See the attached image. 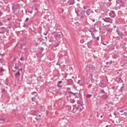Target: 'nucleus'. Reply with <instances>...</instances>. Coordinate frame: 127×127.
<instances>
[{
    "label": "nucleus",
    "instance_id": "48",
    "mask_svg": "<svg viewBox=\"0 0 127 127\" xmlns=\"http://www.w3.org/2000/svg\"><path fill=\"white\" fill-rule=\"evenodd\" d=\"M126 63H124L122 66H125Z\"/></svg>",
    "mask_w": 127,
    "mask_h": 127
},
{
    "label": "nucleus",
    "instance_id": "52",
    "mask_svg": "<svg viewBox=\"0 0 127 127\" xmlns=\"http://www.w3.org/2000/svg\"><path fill=\"white\" fill-rule=\"evenodd\" d=\"M109 1H112V0H109Z\"/></svg>",
    "mask_w": 127,
    "mask_h": 127
},
{
    "label": "nucleus",
    "instance_id": "33",
    "mask_svg": "<svg viewBox=\"0 0 127 127\" xmlns=\"http://www.w3.org/2000/svg\"><path fill=\"white\" fill-rule=\"evenodd\" d=\"M43 34H44V35L46 36V35H47V32L44 33Z\"/></svg>",
    "mask_w": 127,
    "mask_h": 127
},
{
    "label": "nucleus",
    "instance_id": "41",
    "mask_svg": "<svg viewBox=\"0 0 127 127\" xmlns=\"http://www.w3.org/2000/svg\"><path fill=\"white\" fill-rule=\"evenodd\" d=\"M0 25H2V22H0Z\"/></svg>",
    "mask_w": 127,
    "mask_h": 127
},
{
    "label": "nucleus",
    "instance_id": "27",
    "mask_svg": "<svg viewBox=\"0 0 127 127\" xmlns=\"http://www.w3.org/2000/svg\"><path fill=\"white\" fill-rule=\"evenodd\" d=\"M32 112L34 114V115H36V111H35V110H33Z\"/></svg>",
    "mask_w": 127,
    "mask_h": 127
},
{
    "label": "nucleus",
    "instance_id": "46",
    "mask_svg": "<svg viewBox=\"0 0 127 127\" xmlns=\"http://www.w3.org/2000/svg\"><path fill=\"white\" fill-rule=\"evenodd\" d=\"M103 45H107V44H104V43H103Z\"/></svg>",
    "mask_w": 127,
    "mask_h": 127
},
{
    "label": "nucleus",
    "instance_id": "7",
    "mask_svg": "<svg viewBox=\"0 0 127 127\" xmlns=\"http://www.w3.org/2000/svg\"><path fill=\"white\" fill-rule=\"evenodd\" d=\"M19 76H20V72H19V71H17V72L15 74L16 79H18V78H19Z\"/></svg>",
    "mask_w": 127,
    "mask_h": 127
},
{
    "label": "nucleus",
    "instance_id": "13",
    "mask_svg": "<svg viewBox=\"0 0 127 127\" xmlns=\"http://www.w3.org/2000/svg\"><path fill=\"white\" fill-rule=\"evenodd\" d=\"M38 80H40L41 82L43 81V78L41 76H39L37 78Z\"/></svg>",
    "mask_w": 127,
    "mask_h": 127
},
{
    "label": "nucleus",
    "instance_id": "49",
    "mask_svg": "<svg viewBox=\"0 0 127 127\" xmlns=\"http://www.w3.org/2000/svg\"><path fill=\"white\" fill-rule=\"evenodd\" d=\"M0 56H2V55L0 53Z\"/></svg>",
    "mask_w": 127,
    "mask_h": 127
},
{
    "label": "nucleus",
    "instance_id": "60",
    "mask_svg": "<svg viewBox=\"0 0 127 127\" xmlns=\"http://www.w3.org/2000/svg\"><path fill=\"white\" fill-rule=\"evenodd\" d=\"M2 28H4V27H2Z\"/></svg>",
    "mask_w": 127,
    "mask_h": 127
},
{
    "label": "nucleus",
    "instance_id": "61",
    "mask_svg": "<svg viewBox=\"0 0 127 127\" xmlns=\"http://www.w3.org/2000/svg\"><path fill=\"white\" fill-rule=\"evenodd\" d=\"M1 60V59H0V61Z\"/></svg>",
    "mask_w": 127,
    "mask_h": 127
},
{
    "label": "nucleus",
    "instance_id": "26",
    "mask_svg": "<svg viewBox=\"0 0 127 127\" xmlns=\"http://www.w3.org/2000/svg\"><path fill=\"white\" fill-rule=\"evenodd\" d=\"M14 68L17 69H18V66H16V65H15V66H14Z\"/></svg>",
    "mask_w": 127,
    "mask_h": 127
},
{
    "label": "nucleus",
    "instance_id": "19",
    "mask_svg": "<svg viewBox=\"0 0 127 127\" xmlns=\"http://www.w3.org/2000/svg\"><path fill=\"white\" fill-rule=\"evenodd\" d=\"M78 84H79V85H80V86H82V83H81V80H78L77 82Z\"/></svg>",
    "mask_w": 127,
    "mask_h": 127
},
{
    "label": "nucleus",
    "instance_id": "59",
    "mask_svg": "<svg viewBox=\"0 0 127 127\" xmlns=\"http://www.w3.org/2000/svg\"><path fill=\"white\" fill-rule=\"evenodd\" d=\"M77 1H80V0H77Z\"/></svg>",
    "mask_w": 127,
    "mask_h": 127
},
{
    "label": "nucleus",
    "instance_id": "29",
    "mask_svg": "<svg viewBox=\"0 0 127 127\" xmlns=\"http://www.w3.org/2000/svg\"><path fill=\"white\" fill-rule=\"evenodd\" d=\"M38 40H39V41H42V39H41V38H39V39H38Z\"/></svg>",
    "mask_w": 127,
    "mask_h": 127
},
{
    "label": "nucleus",
    "instance_id": "6",
    "mask_svg": "<svg viewBox=\"0 0 127 127\" xmlns=\"http://www.w3.org/2000/svg\"><path fill=\"white\" fill-rule=\"evenodd\" d=\"M116 32L117 33V34L119 35V36H120L121 38H123V36H124V34L120 31L119 30H117Z\"/></svg>",
    "mask_w": 127,
    "mask_h": 127
},
{
    "label": "nucleus",
    "instance_id": "42",
    "mask_svg": "<svg viewBox=\"0 0 127 127\" xmlns=\"http://www.w3.org/2000/svg\"><path fill=\"white\" fill-rule=\"evenodd\" d=\"M73 88H74V89H76V86L73 85Z\"/></svg>",
    "mask_w": 127,
    "mask_h": 127
},
{
    "label": "nucleus",
    "instance_id": "50",
    "mask_svg": "<svg viewBox=\"0 0 127 127\" xmlns=\"http://www.w3.org/2000/svg\"><path fill=\"white\" fill-rule=\"evenodd\" d=\"M45 39H47V37H45Z\"/></svg>",
    "mask_w": 127,
    "mask_h": 127
},
{
    "label": "nucleus",
    "instance_id": "17",
    "mask_svg": "<svg viewBox=\"0 0 127 127\" xmlns=\"http://www.w3.org/2000/svg\"><path fill=\"white\" fill-rule=\"evenodd\" d=\"M4 71V69L2 68V67L0 68V72L1 73V72H3Z\"/></svg>",
    "mask_w": 127,
    "mask_h": 127
},
{
    "label": "nucleus",
    "instance_id": "55",
    "mask_svg": "<svg viewBox=\"0 0 127 127\" xmlns=\"http://www.w3.org/2000/svg\"><path fill=\"white\" fill-rule=\"evenodd\" d=\"M112 17H115V16H112Z\"/></svg>",
    "mask_w": 127,
    "mask_h": 127
},
{
    "label": "nucleus",
    "instance_id": "57",
    "mask_svg": "<svg viewBox=\"0 0 127 127\" xmlns=\"http://www.w3.org/2000/svg\"><path fill=\"white\" fill-rule=\"evenodd\" d=\"M109 15H111V13H109Z\"/></svg>",
    "mask_w": 127,
    "mask_h": 127
},
{
    "label": "nucleus",
    "instance_id": "37",
    "mask_svg": "<svg viewBox=\"0 0 127 127\" xmlns=\"http://www.w3.org/2000/svg\"><path fill=\"white\" fill-rule=\"evenodd\" d=\"M28 19H29V18H27L25 20V21H28Z\"/></svg>",
    "mask_w": 127,
    "mask_h": 127
},
{
    "label": "nucleus",
    "instance_id": "40",
    "mask_svg": "<svg viewBox=\"0 0 127 127\" xmlns=\"http://www.w3.org/2000/svg\"><path fill=\"white\" fill-rule=\"evenodd\" d=\"M7 20H10V19L9 18H8L7 19Z\"/></svg>",
    "mask_w": 127,
    "mask_h": 127
},
{
    "label": "nucleus",
    "instance_id": "1",
    "mask_svg": "<svg viewBox=\"0 0 127 127\" xmlns=\"http://www.w3.org/2000/svg\"><path fill=\"white\" fill-rule=\"evenodd\" d=\"M51 34L52 35H54L55 38H56V39H60V38H61V37L63 35L62 33L61 32L57 33V32L56 31L52 32Z\"/></svg>",
    "mask_w": 127,
    "mask_h": 127
},
{
    "label": "nucleus",
    "instance_id": "3",
    "mask_svg": "<svg viewBox=\"0 0 127 127\" xmlns=\"http://www.w3.org/2000/svg\"><path fill=\"white\" fill-rule=\"evenodd\" d=\"M90 32L91 33V34L92 35V37L93 38V39H94V40L95 41H99V40H100V38L99 37H97L96 38V37H95V34H94V33H92V31H90Z\"/></svg>",
    "mask_w": 127,
    "mask_h": 127
},
{
    "label": "nucleus",
    "instance_id": "10",
    "mask_svg": "<svg viewBox=\"0 0 127 127\" xmlns=\"http://www.w3.org/2000/svg\"><path fill=\"white\" fill-rule=\"evenodd\" d=\"M62 83V81H59L58 84V87L59 88H61L62 87V84H61Z\"/></svg>",
    "mask_w": 127,
    "mask_h": 127
},
{
    "label": "nucleus",
    "instance_id": "18",
    "mask_svg": "<svg viewBox=\"0 0 127 127\" xmlns=\"http://www.w3.org/2000/svg\"><path fill=\"white\" fill-rule=\"evenodd\" d=\"M42 45H45V46H47V44L45 42H42Z\"/></svg>",
    "mask_w": 127,
    "mask_h": 127
},
{
    "label": "nucleus",
    "instance_id": "11",
    "mask_svg": "<svg viewBox=\"0 0 127 127\" xmlns=\"http://www.w3.org/2000/svg\"><path fill=\"white\" fill-rule=\"evenodd\" d=\"M77 109L78 110L79 109V112H81V111H82V110H83V107H82V106L81 105V104L79 105L77 107Z\"/></svg>",
    "mask_w": 127,
    "mask_h": 127
},
{
    "label": "nucleus",
    "instance_id": "35",
    "mask_svg": "<svg viewBox=\"0 0 127 127\" xmlns=\"http://www.w3.org/2000/svg\"><path fill=\"white\" fill-rule=\"evenodd\" d=\"M90 76L91 77V79H92V80H93V74H90Z\"/></svg>",
    "mask_w": 127,
    "mask_h": 127
},
{
    "label": "nucleus",
    "instance_id": "20",
    "mask_svg": "<svg viewBox=\"0 0 127 127\" xmlns=\"http://www.w3.org/2000/svg\"><path fill=\"white\" fill-rule=\"evenodd\" d=\"M39 49L41 51H43L44 50V49L42 47H40Z\"/></svg>",
    "mask_w": 127,
    "mask_h": 127
},
{
    "label": "nucleus",
    "instance_id": "28",
    "mask_svg": "<svg viewBox=\"0 0 127 127\" xmlns=\"http://www.w3.org/2000/svg\"><path fill=\"white\" fill-rule=\"evenodd\" d=\"M1 15H2V12L0 10V16H1Z\"/></svg>",
    "mask_w": 127,
    "mask_h": 127
},
{
    "label": "nucleus",
    "instance_id": "5",
    "mask_svg": "<svg viewBox=\"0 0 127 127\" xmlns=\"http://www.w3.org/2000/svg\"><path fill=\"white\" fill-rule=\"evenodd\" d=\"M86 13L87 15H92L93 14V10H91V9H88L86 10Z\"/></svg>",
    "mask_w": 127,
    "mask_h": 127
},
{
    "label": "nucleus",
    "instance_id": "39",
    "mask_svg": "<svg viewBox=\"0 0 127 127\" xmlns=\"http://www.w3.org/2000/svg\"><path fill=\"white\" fill-rule=\"evenodd\" d=\"M29 13H32V11H29Z\"/></svg>",
    "mask_w": 127,
    "mask_h": 127
},
{
    "label": "nucleus",
    "instance_id": "34",
    "mask_svg": "<svg viewBox=\"0 0 127 127\" xmlns=\"http://www.w3.org/2000/svg\"><path fill=\"white\" fill-rule=\"evenodd\" d=\"M101 93H105V91H104V90H101Z\"/></svg>",
    "mask_w": 127,
    "mask_h": 127
},
{
    "label": "nucleus",
    "instance_id": "53",
    "mask_svg": "<svg viewBox=\"0 0 127 127\" xmlns=\"http://www.w3.org/2000/svg\"><path fill=\"white\" fill-rule=\"evenodd\" d=\"M35 9H36V10H37V8H35Z\"/></svg>",
    "mask_w": 127,
    "mask_h": 127
},
{
    "label": "nucleus",
    "instance_id": "44",
    "mask_svg": "<svg viewBox=\"0 0 127 127\" xmlns=\"http://www.w3.org/2000/svg\"><path fill=\"white\" fill-rule=\"evenodd\" d=\"M116 27H117V26H114V28H116Z\"/></svg>",
    "mask_w": 127,
    "mask_h": 127
},
{
    "label": "nucleus",
    "instance_id": "2",
    "mask_svg": "<svg viewBox=\"0 0 127 127\" xmlns=\"http://www.w3.org/2000/svg\"><path fill=\"white\" fill-rule=\"evenodd\" d=\"M104 21L105 22H108L109 23H113V19L110 17H106L105 18H103Z\"/></svg>",
    "mask_w": 127,
    "mask_h": 127
},
{
    "label": "nucleus",
    "instance_id": "9",
    "mask_svg": "<svg viewBox=\"0 0 127 127\" xmlns=\"http://www.w3.org/2000/svg\"><path fill=\"white\" fill-rule=\"evenodd\" d=\"M78 111V107H73L72 109V112L74 113H76Z\"/></svg>",
    "mask_w": 127,
    "mask_h": 127
},
{
    "label": "nucleus",
    "instance_id": "36",
    "mask_svg": "<svg viewBox=\"0 0 127 127\" xmlns=\"http://www.w3.org/2000/svg\"><path fill=\"white\" fill-rule=\"evenodd\" d=\"M35 120H36V121H38V120H40V118L37 119V118H35Z\"/></svg>",
    "mask_w": 127,
    "mask_h": 127
},
{
    "label": "nucleus",
    "instance_id": "51",
    "mask_svg": "<svg viewBox=\"0 0 127 127\" xmlns=\"http://www.w3.org/2000/svg\"><path fill=\"white\" fill-rule=\"evenodd\" d=\"M39 117L40 118L41 117V115H39Z\"/></svg>",
    "mask_w": 127,
    "mask_h": 127
},
{
    "label": "nucleus",
    "instance_id": "22",
    "mask_svg": "<svg viewBox=\"0 0 127 127\" xmlns=\"http://www.w3.org/2000/svg\"><path fill=\"white\" fill-rule=\"evenodd\" d=\"M35 94H37L36 92H35V91H34V92L31 93L32 95H35Z\"/></svg>",
    "mask_w": 127,
    "mask_h": 127
},
{
    "label": "nucleus",
    "instance_id": "32",
    "mask_svg": "<svg viewBox=\"0 0 127 127\" xmlns=\"http://www.w3.org/2000/svg\"><path fill=\"white\" fill-rule=\"evenodd\" d=\"M111 12H112V13H114V14H115V11H114V10H112L111 11Z\"/></svg>",
    "mask_w": 127,
    "mask_h": 127
},
{
    "label": "nucleus",
    "instance_id": "21",
    "mask_svg": "<svg viewBox=\"0 0 127 127\" xmlns=\"http://www.w3.org/2000/svg\"><path fill=\"white\" fill-rule=\"evenodd\" d=\"M88 8V6H83V9H87Z\"/></svg>",
    "mask_w": 127,
    "mask_h": 127
},
{
    "label": "nucleus",
    "instance_id": "45",
    "mask_svg": "<svg viewBox=\"0 0 127 127\" xmlns=\"http://www.w3.org/2000/svg\"><path fill=\"white\" fill-rule=\"evenodd\" d=\"M93 22H95V19L92 20Z\"/></svg>",
    "mask_w": 127,
    "mask_h": 127
},
{
    "label": "nucleus",
    "instance_id": "25",
    "mask_svg": "<svg viewBox=\"0 0 127 127\" xmlns=\"http://www.w3.org/2000/svg\"><path fill=\"white\" fill-rule=\"evenodd\" d=\"M20 60H21V61H23V60H24V58L21 57V58L20 59Z\"/></svg>",
    "mask_w": 127,
    "mask_h": 127
},
{
    "label": "nucleus",
    "instance_id": "14",
    "mask_svg": "<svg viewBox=\"0 0 127 127\" xmlns=\"http://www.w3.org/2000/svg\"><path fill=\"white\" fill-rule=\"evenodd\" d=\"M69 93L73 95V96H77V93H73L72 91H69Z\"/></svg>",
    "mask_w": 127,
    "mask_h": 127
},
{
    "label": "nucleus",
    "instance_id": "24",
    "mask_svg": "<svg viewBox=\"0 0 127 127\" xmlns=\"http://www.w3.org/2000/svg\"><path fill=\"white\" fill-rule=\"evenodd\" d=\"M5 89L4 88L2 89V91H1L2 93H3V92H5Z\"/></svg>",
    "mask_w": 127,
    "mask_h": 127
},
{
    "label": "nucleus",
    "instance_id": "43",
    "mask_svg": "<svg viewBox=\"0 0 127 127\" xmlns=\"http://www.w3.org/2000/svg\"><path fill=\"white\" fill-rule=\"evenodd\" d=\"M44 10H48V9H44Z\"/></svg>",
    "mask_w": 127,
    "mask_h": 127
},
{
    "label": "nucleus",
    "instance_id": "54",
    "mask_svg": "<svg viewBox=\"0 0 127 127\" xmlns=\"http://www.w3.org/2000/svg\"><path fill=\"white\" fill-rule=\"evenodd\" d=\"M110 64H112V62H110Z\"/></svg>",
    "mask_w": 127,
    "mask_h": 127
},
{
    "label": "nucleus",
    "instance_id": "62",
    "mask_svg": "<svg viewBox=\"0 0 127 127\" xmlns=\"http://www.w3.org/2000/svg\"><path fill=\"white\" fill-rule=\"evenodd\" d=\"M103 25H104V24H103Z\"/></svg>",
    "mask_w": 127,
    "mask_h": 127
},
{
    "label": "nucleus",
    "instance_id": "30",
    "mask_svg": "<svg viewBox=\"0 0 127 127\" xmlns=\"http://www.w3.org/2000/svg\"><path fill=\"white\" fill-rule=\"evenodd\" d=\"M19 71H22V68H19V69H18V71H19Z\"/></svg>",
    "mask_w": 127,
    "mask_h": 127
},
{
    "label": "nucleus",
    "instance_id": "47",
    "mask_svg": "<svg viewBox=\"0 0 127 127\" xmlns=\"http://www.w3.org/2000/svg\"><path fill=\"white\" fill-rule=\"evenodd\" d=\"M57 46H59V45H57V46H55V47H57Z\"/></svg>",
    "mask_w": 127,
    "mask_h": 127
},
{
    "label": "nucleus",
    "instance_id": "16",
    "mask_svg": "<svg viewBox=\"0 0 127 127\" xmlns=\"http://www.w3.org/2000/svg\"><path fill=\"white\" fill-rule=\"evenodd\" d=\"M1 121H5V119H4L3 117L0 118V122H1Z\"/></svg>",
    "mask_w": 127,
    "mask_h": 127
},
{
    "label": "nucleus",
    "instance_id": "31",
    "mask_svg": "<svg viewBox=\"0 0 127 127\" xmlns=\"http://www.w3.org/2000/svg\"><path fill=\"white\" fill-rule=\"evenodd\" d=\"M34 99H35V97L32 98V102H33V101H34Z\"/></svg>",
    "mask_w": 127,
    "mask_h": 127
},
{
    "label": "nucleus",
    "instance_id": "4",
    "mask_svg": "<svg viewBox=\"0 0 127 127\" xmlns=\"http://www.w3.org/2000/svg\"><path fill=\"white\" fill-rule=\"evenodd\" d=\"M75 3V0H69L67 2V5H73V4Z\"/></svg>",
    "mask_w": 127,
    "mask_h": 127
},
{
    "label": "nucleus",
    "instance_id": "15",
    "mask_svg": "<svg viewBox=\"0 0 127 127\" xmlns=\"http://www.w3.org/2000/svg\"><path fill=\"white\" fill-rule=\"evenodd\" d=\"M86 98L88 99H90V98H92V95L91 94H87L86 95Z\"/></svg>",
    "mask_w": 127,
    "mask_h": 127
},
{
    "label": "nucleus",
    "instance_id": "12",
    "mask_svg": "<svg viewBox=\"0 0 127 127\" xmlns=\"http://www.w3.org/2000/svg\"><path fill=\"white\" fill-rule=\"evenodd\" d=\"M108 98H109V97L107 95H103V96H102V99L103 100H107V99H108Z\"/></svg>",
    "mask_w": 127,
    "mask_h": 127
},
{
    "label": "nucleus",
    "instance_id": "38",
    "mask_svg": "<svg viewBox=\"0 0 127 127\" xmlns=\"http://www.w3.org/2000/svg\"><path fill=\"white\" fill-rule=\"evenodd\" d=\"M125 111L124 110H121V111H120V113H124Z\"/></svg>",
    "mask_w": 127,
    "mask_h": 127
},
{
    "label": "nucleus",
    "instance_id": "56",
    "mask_svg": "<svg viewBox=\"0 0 127 127\" xmlns=\"http://www.w3.org/2000/svg\"><path fill=\"white\" fill-rule=\"evenodd\" d=\"M101 118H103V116H101Z\"/></svg>",
    "mask_w": 127,
    "mask_h": 127
},
{
    "label": "nucleus",
    "instance_id": "58",
    "mask_svg": "<svg viewBox=\"0 0 127 127\" xmlns=\"http://www.w3.org/2000/svg\"><path fill=\"white\" fill-rule=\"evenodd\" d=\"M78 111H80V108H79V110H78Z\"/></svg>",
    "mask_w": 127,
    "mask_h": 127
},
{
    "label": "nucleus",
    "instance_id": "23",
    "mask_svg": "<svg viewBox=\"0 0 127 127\" xmlns=\"http://www.w3.org/2000/svg\"><path fill=\"white\" fill-rule=\"evenodd\" d=\"M123 115H124L125 116H127V112H125L124 113V114H121V116H123Z\"/></svg>",
    "mask_w": 127,
    "mask_h": 127
},
{
    "label": "nucleus",
    "instance_id": "8",
    "mask_svg": "<svg viewBox=\"0 0 127 127\" xmlns=\"http://www.w3.org/2000/svg\"><path fill=\"white\" fill-rule=\"evenodd\" d=\"M85 10H82L80 12V16L81 17H84L85 16Z\"/></svg>",
    "mask_w": 127,
    "mask_h": 127
}]
</instances>
